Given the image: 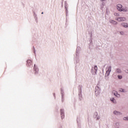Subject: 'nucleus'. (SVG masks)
<instances>
[{"instance_id":"14","label":"nucleus","mask_w":128,"mask_h":128,"mask_svg":"<svg viewBox=\"0 0 128 128\" xmlns=\"http://www.w3.org/2000/svg\"><path fill=\"white\" fill-rule=\"evenodd\" d=\"M114 16H120V14H118V13H114Z\"/></svg>"},{"instance_id":"6","label":"nucleus","mask_w":128,"mask_h":128,"mask_svg":"<svg viewBox=\"0 0 128 128\" xmlns=\"http://www.w3.org/2000/svg\"><path fill=\"white\" fill-rule=\"evenodd\" d=\"M122 26L124 28H128V24L127 23H122Z\"/></svg>"},{"instance_id":"15","label":"nucleus","mask_w":128,"mask_h":128,"mask_svg":"<svg viewBox=\"0 0 128 128\" xmlns=\"http://www.w3.org/2000/svg\"><path fill=\"white\" fill-rule=\"evenodd\" d=\"M124 120H128V117H127V118H124Z\"/></svg>"},{"instance_id":"11","label":"nucleus","mask_w":128,"mask_h":128,"mask_svg":"<svg viewBox=\"0 0 128 128\" xmlns=\"http://www.w3.org/2000/svg\"><path fill=\"white\" fill-rule=\"evenodd\" d=\"M116 72H118V74H120V72H122V70H120V69H117V70H116Z\"/></svg>"},{"instance_id":"9","label":"nucleus","mask_w":128,"mask_h":128,"mask_svg":"<svg viewBox=\"0 0 128 128\" xmlns=\"http://www.w3.org/2000/svg\"><path fill=\"white\" fill-rule=\"evenodd\" d=\"M94 70H96L95 74H96V71L98 70V66H94Z\"/></svg>"},{"instance_id":"1","label":"nucleus","mask_w":128,"mask_h":128,"mask_svg":"<svg viewBox=\"0 0 128 128\" xmlns=\"http://www.w3.org/2000/svg\"><path fill=\"white\" fill-rule=\"evenodd\" d=\"M117 10H119V12H128L126 8H123L122 5L120 4H118L117 5Z\"/></svg>"},{"instance_id":"20","label":"nucleus","mask_w":128,"mask_h":128,"mask_svg":"<svg viewBox=\"0 0 128 128\" xmlns=\"http://www.w3.org/2000/svg\"><path fill=\"white\" fill-rule=\"evenodd\" d=\"M95 93L96 94V91L95 92Z\"/></svg>"},{"instance_id":"3","label":"nucleus","mask_w":128,"mask_h":128,"mask_svg":"<svg viewBox=\"0 0 128 128\" xmlns=\"http://www.w3.org/2000/svg\"><path fill=\"white\" fill-rule=\"evenodd\" d=\"M126 20V19L124 18H118L116 19V20H118V22H124Z\"/></svg>"},{"instance_id":"19","label":"nucleus","mask_w":128,"mask_h":128,"mask_svg":"<svg viewBox=\"0 0 128 128\" xmlns=\"http://www.w3.org/2000/svg\"><path fill=\"white\" fill-rule=\"evenodd\" d=\"M102 0V2H104V0Z\"/></svg>"},{"instance_id":"10","label":"nucleus","mask_w":128,"mask_h":128,"mask_svg":"<svg viewBox=\"0 0 128 128\" xmlns=\"http://www.w3.org/2000/svg\"><path fill=\"white\" fill-rule=\"evenodd\" d=\"M114 94L116 96H117V98H120V94H118V92L114 93Z\"/></svg>"},{"instance_id":"12","label":"nucleus","mask_w":128,"mask_h":128,"mask_svg":"<svg viewBox=\"0 0 128 128\" xmlns=\"http://www.w3.org/2000/svg\"><path fill=\"white\" fill-rule=\"evenodd\" d=\"M110 100H111V102H114V104H116V102H114V98H111Z\"/></svg>"},{"instance_id":"7","label":"nucleus","mask_w":128,"mask_h":128,"mask_svg":"<svg viewBox=\"0 0 128 128\" xmlns=\"http://www.w3.org/2000/svg\"><path fill=\"white\" fill-rule=\"evenodd\" d=\"M27 64H28V66H30V64H32V62L31 60H27Z\"/></svg>"},{"instance_id":"17","label":"nucleus","mask_w":128,"mask_h":128,"mask_svg":"<svg viewBox=\"0 0 128 128\" xmlns=\"http://www.w3.org/2000/svg\"><path fill=\"white\" fill-rule=\"evenodd\" d=\"M34 70H38L36 68V64L34 65Z\"/></svg>"},{"instance_id":"13","label":"nucleus","mask_w":128,"mask_h":128,"mask_svg":"<svg viewBox=\"0 0 128 128\" xmlns=\"http://www.w3.org/2000/svg\"><path fill=\"white\" fill-rule=\"evenodd\" d=\"M118 78H119V80H122V76L120 75H118Z\"/></svg>"},{"instance_id":"18","label":"nucleus","mask_w":128,"mask_h":128,"mask_svg":"<svg viewBox=\"0 0 128 128\" xmlns=\"http://www.w3.org/2000/svg\"><path fill=\"white\" fill-rule=\"evenodd\" d=\"M120 34H124V32H120Z\"/></svg>"},{"instance_id":"5","label":"nucleus","mask_w":128,"mask_h":128,"mask_svg":"<svg viewBox=\"0 0 128 128\" xmlns=\"http://www.w3.org/2000/svg\"><path fill=\"white\" fill-rule=\"evenodd\" d=\"M110 24H118V22L114 20H110Z\"/></svg>"},{"instance_id":"21","label":"nucleus","mask_w":128,"mask_h":128,"mask_svg":"<svg viewBox=\"0 0 128 128\" xmlns=\"http://www.w3.org/2000/svg\"><path fill=\"white\" fill-rule=\"evenodd\" d=\"M42 14H44V12H42Z\"/></svg>"},{"instance_id":"2","label":"nucleus","mask_w":128,"mask_h":128,"mask_svg":"<svg viewBox=\"0 0 128 128\" xmlns=\"http://www.w3.org/2000/svg\"><path fill=\"white\" fill-rule=\"evenodd\" d=\"M110 72H112V66H109L108 67L106 68V76H110Z\"/></svg>"},{"instance_id":"4","label":"nucleus","mask_w":128,"mask_h":128,"mask_svg":"<svg viewBox=\"0 0 128 128\" xmlns=\"http://www.w3.org/2000/svg\"><path fill=\"white\" fill-rule=\"evenodd\" d=\"M60 112L61 114V118H62V120H64V110H62V109L60 110Z\"/></svg>"},{"instance_id":"16","label":"nucleus","mask_w":128,"mask_h":128,"mask_svg":"<svg viewBox=\"0 0 128 128\" xmlns=\"http://www.w3.org/2000/svg\"><path fill=\"white\" fill-rule=\"evenodd\" d=\"M120 91L121 92H124V90L122 89V88H120Z\"/></svg>"},{"instance_id":"8","label":"nucleus","mask_w":128,"mask_h":128,"mask_svg":"<svg viewBox=\"0 0 128 128\" xmlns=\"http://www.w3.org/2000/svg\"><path fill=\"white\" fill-rule=\"evenodd\" d=\"M114 114H116V116L120 114V112L117 111H114Z\"/></svg>"}]
</instances>
